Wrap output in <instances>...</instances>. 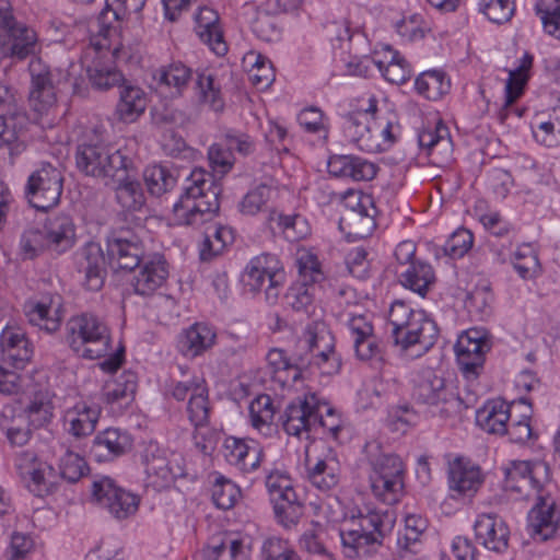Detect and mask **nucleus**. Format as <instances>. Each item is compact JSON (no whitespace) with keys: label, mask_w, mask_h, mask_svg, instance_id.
Instances as JSON below:
<instances>
[{"label":"nucleus","mask_w":560,"mask_h":560,"mask_svg":"<svg viewBox=\"0 0 560 560\" xmlns=\"http://www.w3.org/2000/svg\"><path fill=\"white\" fill-rule=\"evenodd\" d=\"M65 338L69 348L83 359L105 358L100 364L105 372H116L125 361L122 347L108 354L110 349L109 327L93 313L83 312L71 316L66 323Z\"/></svg>","instance_id":"1"},{"label":"nucleus","mask_w":560,"mask_h":560,"mask_svg":"<svg viewBox=\"0 0 560 560\" xmlns=\"http://www.w3.org/2000/svg\"><path fill=\"white\" fill-rule=\"evenodd\" d=\"M394 511L364 505L352 514L348 525L340 532L342 551L349 559L370 558L384 545V539L394 528Z\"/></svg>","instance_id":"2"},{"label":"nucleus","mask_w":560,"mask_h":560,"mask_svg":"<svg viewBox=\"0 0 560 560\" xmlns=\"http://www.w3.org/2000/svg\"><path fill=\"white\" fill-rule=\"evenodd\" d=\"M75 164L86 176L107 180H121L133 167V155L128 148L106 142L98 129L86 131L77 147Z\"/></svg>","instance_id":"3"},{"label":"nucleus","mask_w":560,"mask_h":560,"mask_svg":"<svg viewBox=\"0 0 560 560\" xmlns=\"http://www.w3.org/2000/svg\"><path fill=\"white\" fill-rule=\"evenodd\" d=\"M221 187L213 175L194 168L186 178L184 190L173 206L177 224L199 226L210 222L220 209Z\"/></svg>","instance_id":"4"},{"label":"nucleus","mask_w":560,"mask_h":560,"mask_svg":"<svg viewBox=\"0 0 560 560\" xmlns=\"http://www.w3.org/2000/svg\"><path fill=\"white\" fill-rule=\"evenodd\" d=\"M392 337L402 351L412 350V355L427 353L436 342V323L422 310H415L404 301H394L388 313Z\"/></svg>","instance_id":"5"},{"label":"nucleus","mask_w":560,"mask_h":560,"mask_svg":"<svg viewBox=\"0 0 560 560\" xmlns=\"http://www.w3.org/2000/svg\"><path fill=\"white\" fill-rule=\"evenodd\" d=\"M411 396L430 416L441 419L457 417L467 408L452 383L431 368L415 374Z\"/></svg>","instance_id":"6"},{"label":"nucleus","mask_w":560,"mask_h":560,"mask_svg":"<svg viewBox=\"0 0 560 560\" xmlns=\"http://www.w3.org/2000/svg\"><path fill=\"white\" fill-rule=\"evenodd\" d=\"M364 455L373 494L386 504H395L404 492L405 464L393 453L383 452L377 442H368Z\"/></svg>","instance_id":"7"},{"label":"nucleus","mask_w":560,"mask_h":560,"mask_svg":"<svg viewBox=\"0 0 560 560\" xmlns=\"http://www.w3.org/2000/svg\"><path fill=\"white\" fill-rule=\"evenodd\" d=\"M42 50L37 32L15 19L9 0H0V61L9 58L18 63L39 57Z\"/></svg>","instance_id":"8"},{"label":"nucleus","mask_w":560,"mask_h":560,"mask_svg":"<svg viewBox=\"0 0 560 560\" xmlns=\"http://www.w3.org/2000/svg\"><path fill=\"white\" fill-rule=\"evenodd\" d=\"M284 278L282 262L277 255L269 253L253 257L241 276L244 290L250 293L264 291L268 304L278 301Z\"/></svg>","instance_id":"9"},{"label":"nucleus","mask_w":560,"mask_h":560,"mask_svg":"<svg viewBox=\"0 0 560 560\" xmlns=\"http://www.w3.org/2000/svg\"><path fill=\"white\" fill-rule=\"evenodd\" d=\"M120 50L118 46L110 47L109 38L92 40L84 50L81 67L94 89L106 91L124 82V75L114 62Z\"/></svg>","instance_id":"10"},{"label":"nucleus","mask_w":560,"mask_h":560,"mask_svg":"<svg viewBox=\"0 0 560 560\" xmlns=\"http://www.w3.org/2000/svg\"><path fill=\"white\" fill-rule=\"evenodd\" d=\"M147 486L155 490L168 488L178 478H185L186 460L180 453L170 452L155 442L145 445L141 454Z\"/></svg>","instance_id":"11"},{"label":"nucleus","mask_w":560,"mask_h":560,"mask_svg":"<svg viewBox=\"0 0 560 560\" xmlns=\"http://www.w3.org/2000/svg\"><path fill=\"white\" fill-rule=\"evenodd\" d=\"M302 355L310 361L308 368H317L322 374H336L341 368V360L335 350L334 337L323 324L307 325L299 339Z\"/></svg>","instance_id":"12"},{"label":"nucleus","mask_w":560,"mask_h":560,"mask_svg":"<svg viewBox=\"0 0 560 560\" xmlns=\"http://www.w3.org/2000/svg\"><path fill=\"white\" fill-rule=\"evenodd\" d=\"M504 488L523 499L537 495L541 490L552 488L550 468L542 460H514L504 469Z\"/></svg>","instance_id":"13"},{"label":"nucleus","mask_w":560,"mask_h":560,"mask_svg":"<svg viewBox=\"0 0 560 560\" xmlns=\"http://www.w3.org/2000/svg\"><path fill=\"white\" fill-rule=\"evenodd\" d=\"M30 74L28 102L38 115L48 114L57 103V88L61 81V71L51 68L40 57L28 62Z\"/></svg>","instance_id":"14"},{"label":"nucleus","mask_w":560,"mask_h":560,"mask_svg":"<svg viewBox=\"0 0 560 560\" xmlns=\"http://www.w3.org/2000/svg\"><path fill=\"white\" fill-rule=\"evenodd\" d=\"M382 54L383 58L378 57L380 52L373 57L352 58L347 63L348 73L366 78L371 74L372 69L376 68L382 77L393 84L399 85L410 79V66L399 51L387 45L383 48Z\"/></svg>","instance_id":"15"},{"label":"nucleus","mask_w":560,"mask_h":560,"mask_svg":"<svg viewBox=\"0 0 560 560\" xmlns=\"http://www.w3.org/2000/svg\"><path fill=\"white\" fill-rule=\"evenodd\" d=\"M62 188L61 172L52 164L44 162L28 176L25 194L32 207L47 211L58 205Z\"/></svg>","instance_id":"16"},{"label":"nucleus","mask_w":560,"mask_h":560,"mask_svg":"<svg viewBox=\"0 0 560 560\" xmlns=\"http://www.w3.org/2000/svg\"><path fill=\"white\" fill-rule=\"evenodd\" d=\"M299 280L287 290L283 302L287 307L295 312L308 313L313 306L315 283L319 282L324 275L320 265L314 255L306 254L299 258Z\"/></svg>","instance_id":"17"},{"label":"nucleus","mask_w":560,"mask_h":560,"mask_svg":"<svg viewBox=\"0 0 560 560\" xmlns=\"http://www.w3.org/2000/svg\"><path fill=\"white\" fill-rule=\"evenodd\" d=\"M366 102V107L362 106L343 116L342 130L345 137L358 149L368 153H376L380 148L374 138L377 100L372 95Z\"/></svg>","instance_id":"18"},{"label":"nucleus","mask_w":560,"mask_h":560,"mask_svg":"<svg viewBox=\"0 0 560 560\" xmlns=\"http://www.w3.org/2000/svg\"><path fill=\"white\" fill-rule=\"evenodd\" d=\"M536 503L528 512V529L534 539L546 541L560 535V503L552 488L534 497Z\"/></svg>","instance_id":"19"},{"label":"nucleus","mask_w":560,"mask_h":560,"mask_svg":"<svg viewBox=\"0 0 560 560\" xmlns=\"http://www.w3.org/2000/svg\"><path fill=\"white\" fill-rule=\"evenodd\" d=\"M491 342L485 332L469 329L463 332L455 345L456 359L463 376L467 381L478 378L483 370L486 354Z\"/></svg>","instance_id":"20"},{"label":"nucleus","mask_w":560,"mask_h":560,"mask_svg":"<svg viewBox=\"0 0 560 560\" xmlns=\"http://www.w3.org/2000/svg\"><path fill=\"white\" fill-rule=\"evenodd\" d=\"M92 495L117 520H126L133 515L140 503V498L137 494L118 487L107 476H100L93 480Z\"/></svg>","instance_id":"21"},{"label":"nucleus","mask_w":560,"mask_h":560,"mask_svg":"<svg viewBox=\"0 0 560 560\" xmlns=\"http://www.w3.org/2000/svg\"><path fill=\"white\" fill-rule=\"evenodd\" d=\"M27 322L39 330L52 335L59 330L63 318V302L58 293L44 292L27 299L23 304Z\"/></svg>","instance_id":"22"},{"label":"nucleus","mask_w":560,"mask_h":560,"mask_svg":"<svg viewBox=\"0 0 560 560\" xmlns=\"http://www.w3.org/2000/svg\"><path fill=\"white\" fill-rule=\"evenodd\" d=\"M266 361L267 374L281 389L292 387L302 378L303 371L310 365L308 359L302 355L299 343L292 353H288L281 348L270 349Z\"/></svg>","instance_id":"23"},{"label":"nucleus","mask_w":560,"mask_h":560,"mask_svg":"<svg viewBox=\"0 0 560 560\" xmlns=\"http://www.w3.org/2000/svg\"><path fill=\"white\" fill-rule=\"evenodd\" d=\"M326 406L316 393H305L296 397L284 409L281 416L283 430L293 436H301L316 427V412Z\"/></svg>","instance_id":"24"},{"label":"nucleus","mask_w":560,"mask_h":560,"mask_svg":"<svg viewBox=\"0 0 560 560\" xmlns=\"http://www.w3.org/2000/svg\"><path fill=\"white\" fill-rule=\"evenodd\" d=\"M73 262L78 273L82 275V283L90 291L103 288L106 269L101 245L88 242L73 255Z\"/></svg>","instance_id":"25"},{"label":"nucleus","mask_w":560,"mask_h":560,"mask_svg":"<svg viewBox=\"0 0 560 560\" xmlns=\"http://www.w3.org/2000/svg\"><path fill=\"white\" fill-rule=\"evenodd\" d=\"M223 456L229 465L241 474L248 475L259 469L265 453L254 440L228 436L223 443Z\"/></svg>","instance_id":"26"},{"label":"nucleus","mask_w":560,"mask_h":560,"mask_svg":"<svg viewBox=\"0 0 560 560\" xmlns=\"http://www.w3.org/2000/svg\"><path fill=\"white\" fill-rule=\"evenodd\" d=\"M132 444L133 439L127 430L110 427L94 436L90 455L97 463H109L127 454Z\"/></svg>","instance_id":"27"},{"label":"nucleus","mask_w":560,"mask_h":560,"mask_svg":"<svg viewBox=\"0 0 560 560\" xmlns=\"http://www.w3.org/2000/svg\"><path fill=\"white\" fill-rule=\"evenodd\" d=\"M0 351L3 361L19 370L33 358L34 345L21 326L7 324L0 334Z\"/></svg>","instance_id":"28"},{"label":"nucleus","mask_w":560,"mask_h":560,"mask_svg":"<svg viewBox=\"0 0 560 560\" xmlns=\"http://www.w3.org/2000/svg\"><path fill=\"white\" fill-rule=\"evenodd\" d=\"M27 124V116L23 108H13L12 112L0 114V150L8 154L10 164L25 150L22 139Z\"/></svg>","instance_id":"29"},{"label":"nucleus","mask_w":560,"mask_h":560,"mask_svg":"<svg viewBox=\"0 0 560 560\" xmlns=\"http://www.w3.org/2000/svg\"><path fill=\"white\" fill-rule=\"evenodd\" d=\"M328 173L336 178L369 182L375 178L378 166L355 154H331L327 161Z\"/></svg>","instance_id":"30"},{"label":"nucleus","mask_w":560,"mask_h":560,"mask_svg":"<svg viewBox=\"0 0 560 560\" xmlns=\"http://www.w3.org/2000/svg\"><path fill=\"white\" fill-rule=\"evenodd\" d=\"M476 540L486 549L503 553L509 548L510 529L504 520L494 513L480 514L474 523Z\"/></svg>","instance_id":"31"},{"label":"nucleus","mask_w":560,"mask_h":560,"mask_svg":"<svg viewBox=\"0 0 560 560\" xmlns=\"http://www.w3.org/2000/svg\"><path fill=\"white\" fill-rule=\"evenodd\" d=\"M48 253L60 256L77 242V228L72 218L65 213L49 215L43 224Z\"/></svg>","instance_id":"32"},{"label":"nucleus","mask_w":560,"mask_h":560,"mask_svg":"<svg viewBox=\"0 0 560 560\" xmlns=\"http://www.w3.org/2000/svg\"><path fill=\"white\" fill-rule=\"evenodd\" d=\"M107 253L118 268L135 270L143 260V247L139 238L129 232H115L107 238Z\"/></svg>","instance_id":"33"},{"label":"nucleus","mask_w":560,"mask_h":560,"mask_svg":"<svg viewBox=\"0 0 560 560\" xmlns=\"http://www.w3.org/2000/svg\"><path fill=\"white\" fill-rule=\"evenodd\" d=\"M100 416L101 408L96 404L80 400L65 410V431L75 439L91 435L96 429Z\"/></svg>","instance_id":"34"},{"label":"nucleus","mask_w":560,"mask_h":560,"mask_svg":"<svg viewBox=\"0 0 560 560\" xmlns=\"http://www.w3.org/2000/svg\"><path fill=\"white\" fill-rule=\"evenodd\" d=\"M167 277L168 265L165 258L162 255H154L141 261L131 285L136 294L149 296L166 282Z\"/></svg>","instance_id":"35"},{"label":"nucleus","mask_w":560,"mask_h":560,"mask_svg":"<svg viewBox=\"0 0 560 560\" xmlns=\"http://www.w3.org/2000/svg\"><path fill=\"white\" fill-rule=\"evenodd\" d=\"M482 481L481 470L476 465L456 459L450 466L448 486L455 499L474 497Z\"/></svg>","instance_id":"36"},{"label":"nucleus","mask_w":560,"mask_h":560,"mask_svg":"<svg viewBox=\"0 0 560 560\" xmlns=\"http://www.w3.org/2000/svg\"><path fill=\"white\" fill-rule=\"evenodd\" d=\"M192 69L186 63L174 60L155 70L153 79L161 92L171 97H179L187 90L192 80Z\"/></svg>","instance_id":"37"},{"label":"nucleus","mask_w":560,"mask_h":560,"mask_svg":"<svg viewBox=\"0 0 560 560\" xmlns=\"http://www.w3.org/2000/svg\"><path fill=\"white\" fill-rule=\"evenodd\" d=\"M511 408L512 405L503 399L487 400L476 411V424L488 434L503 436L512 417Z\"/></svg>","instance_id":"38"},{"label":"nucleus","mask_w":560,"mask_h":560,"mask_svg":"<svg viewBox=\"0 0 560 560\" xmlns=\"http://www.w3.org/2000/svg\"><path fill=\"white\" fill-rule=\"evenodd\" d=\"M147 0H114L107 3L97 19L98 35L104 39L117 33L116 24L131 14H139Z\"/></svg>","instance_id":"39"},{"label":"nucleus","mask_w":560,"mask_h":560,"mask_svg":"<svg viewBox=\"0 0 560 560\" xmlns=\"http://www.w3.org/2000/svg\"><path fill=\"white\" fill-rule=\"evenodd\" d=\"M217 339L214 328L207 323H195L178 336V349L186 355L196 358L211 349Z\"/></svg>","instance_id":"40"},{"label":"nucleus","mask_w":560,"mask_h":560,"mask_svg":"<svg viewBox=\"0 0 560 560\" xmlns=\"http://www.w3.org/2000/svg\"><path fill=\"white\" fill-rule=\"evenodd\" d=\"M341 477L340 463L332 452H328L324 457H318L314 464H307V479L320 491H330L335 489Z\"/></svg>","instance_id":"41"},{"label":"nucleus","mask_w":560,"mask_h":560,"mask_svg":"<svg viewBox=\"0 0 560 560\" xmlns=\"http://www.w3.org/2000/svg\"><path fill=\"white\" fill-rule=\"evenodd\" d=\"M136 165L127 170L121 180H107L105 185L115 189L117 202L127 211H140L145 205L141 184L135 178Z\"/></svg>","instance_id":"42"},{"label":"nucleus","mask_w":560,"mask_h":560,"mask_svg":"<svg viewBox=\"0 0 560 560\" xmlns=\"http://www.w3.org/2000/svg\"><path fill=\"white\" fill-rule=\"evenodd\" d=\"M138 386L137 374L130 370L107 381L103 386L102 396L106 404L118 407L128 406L135 398Z\"/></svg>","instance_id":"43"},{"label":"nucleus","mask_w":560,"mask_h":560,"mask_svg":"<svg viewBox=\"0 0 560 560\" xmlns=\"http://www.w3.org/2000/svg\"><path fill=\"white\" fill-rule=\"evenodd\" d=\"M399 282L407 289L425 296L431 285L435 282V273L431 265L424 261H416L404 269H396Z\"/></svg>","instance_id":"44"},{"label":"nucleus","mask_w":560,"mask_h":560,"mask_svg":"<svg viewBox=\"0 0 560 560\" xmlns=\"http://www.w3.org/2000/svg\"><path fill=\"white\" fill-rule=\"evenodd\" d=\"M119 86V101L117 103L116 112L119 118L125 122L135 121L141 114L144 113L147 107V95L144 91L132 84H127L125 81Z\"/></svg>","instance_id":"45"},{"label":"nucleus","mask_w":560,"mask_h":560,"mask_svg":"<svg viewBox=\"0 0 560 560\" xmlns=\"http://www.w3.org/2000/svg\"><path fill=\"white\" fill-rule=\"evenodd\" d=\"M234 242L232 228L222 224H212L205 231V238L199 247V257L202 261H210L221 255L226 246Z\"/></svg>","instance_id":"46"},{"label":"nucleus","mask_w":560,"mask_h":560,"mask_svg":"<svg viewBox=\"0 0 560 560\" xmlns=\"http://www.w3.org/2000/svg\"><path fill=\"white\" fill-rule=\"evenodd\" d=\"M532 132L540 145L560 147V106L553 107L546 117H537L532 124Z\"/></svg>","instance_id":"47"},{"label":"nucleus","mask_w":560,"mask_h":560,"mask_svg":"<svg viewBox=\"0 0 560 560\" xmlns=\"http://www.w3.org/2000/svg\"><path fill=\"white\" fill-rule=\"evenodd\" d=\"M143 180L148 191L152 196L160 197L176 186L177 174L166 165L155 164L145 167Z\"/></svg>","instance_id":"48"},{"label":"nucleus","mask_w":560,"mask_h":560,"mask_svg":"<svg viewBox=\"0 0 560 560\" xmlns=\"http://www.w3.org/2000/svg\"><path fill=\"white\" fill-rule=\"evenodd\" d=\"M475 242L474 234L466 228H458L445 241L442 246L434 249V256L440 259L447 257L452 260L463 258L472 248Z\"/></svg>","instance_id":"49"},{"label":"nucleus","mask_w":560,"mask_h":560,"mask_svg":"<svg viewBox=\"0 0 560 560\" xmlns=\"http://www.w3.org/2000/svg\"><path fill=\"white\" fill-rule=\"evenodd\" d=\"M450 80L440 70H428L420 73L415 81V89L419 95L429 100L438 101L448 92Z\"/></svg>","instance_id":"50"},{"label":"nucleus","mask_w":560,"mask_h":560,"mask_svg":"<svg viewBox=\"0 0 560 560\" xmlns=\"http://www.w3.org/2000/svg\"><path fill=\"white\" fill-rule=\"evenodd\" d=\"M248 411L252 425L264 435L271 434L276 413L272 398L266 394L258 395L249 404Z\"/></svg>","instance_id":"51"},{"label":"nucleus","mask_w":560,"mask_h":560,"mask_svg":"<svg viewBox=\"0 0 560 560\" xmlns=\"http://www.w3.org/2000/svg\"><path fill=\"white\" fill-rule=\"evenodd\" d=\"M533 56L525 52L520 59V65L511 70L505 84L504 106L512 105L524 93L525 85L529 78V69L533 65Z\"/></svg>","instance_id":"52"},{"label":"nucleus","mask_w":560,"mask_h":560,"mask_svg":"<svg viewBox=\"0 0 560 560\" xmlns=\"http://www.w3.org/2000/svg\"><path fill=\"white\" fill-rule=\"evenodd\" d=\"M211 73H197L195 83V94L202 105L209 106L212 110L219 112L224 107L221 89L214 82Z\"/></svg>","instance_id":"53"},{"label":"nucleus","mask_w":560,"mask_h":560,"mask_svg":"<svg viewBox=\"0 0 560 560\" xmlns=\"http://www.w3.org/2000/svg\"><path fill=\"white\" fill-rule=\"evenodd\" d=\"M427 527L428 521L424 517L419 514H408L405 517L404 530L398 533L397 546L401 550L416 553L417 546L420 542Z\"/></svg>","instance_id":"54"},{"label":"nucleus","mask_w":560,"mask_h":560,"mask_svg":"<svg viewBox=\"0 0 560 560\" xmlns=\"http://www.w3.org/2000/svg\"><path fill=\"white\" fill-rule=\"evenodd\" d=\"M212 408L209 400L208 385L198 387L196 394L187 400L186 415L192 427L209 424Z\"/></svg>","instance_id":"55"},{"label":"nucleus","mask_w":560,"mask_h":560,"mask_svg":"<svg viewBox=\"0 0 560 560\" xmlns=\"http://www.w3.org/2000/svg\"><path fill=\"white\" fill-rule=\"evenodd\" d=\"M48 252L43 228L32 226L23 231L19 242V255L23 260H31Z\"/></svg>","instance_id":"56"},{"label":"nucleus","mask_w":560,"mask_h":560,"mask_svg":"<svg viewBox=\"0 0 560 560\" xmlns=\"http://www.w3.org/2000/svg\"><path fill=\"white\" fill-rule=\"evenodd\" d=\"M375 226V219L371 215L358 217L354 210H345L339 220L340 230L353 238H364L371 235Z\"/></svg>","instance_id":"57"},{"label":"nucleus","mask_w":560,"mask_h":560,"mask_svg":"<svg viewBox=\"0 0 560 560\" xmlns=\"http://www.w3.org/2000/svg\"><path fill=\"white\" fill-rule=\"evenodd\" d=\"M194 32L199 40L219 57L226 55L229 47L224 39L221 21L212 24L194 25Z\"/></svg>","instance_id":"58"},{"label":"nucleus","mask_w":560,"mask_h":560,"mask_svg":"<svg viewBox=\"0 0 560 560\" xmlns=\"http://www.w3.org/2000/svg\"><path fill=\"white\" fill-rule=\"evenodd\" d=\"M535 11L545 33L560 39V0H538Z\"/></svg>","instance_id":"59"},{"label":"nucleus","mask_w":560,"mask_h":560,"mask_svg":"<svg viewBox=\"0 0 560 560\" xmlns=\"http://www.w3.org/2000/svg\"><path fill=\"white\" fill-rule=\"evenodd\" d=\"M241 497L240 488L230 479L218 475L212 485V501L217 508L229 510Z\"/></svg>","instance_id":"60"},{"label":"nucleus","mask_w":560,"mask_h":560,"mask_svg":"<svg viewBox=\"0 0 560 560\" xmlns=\"http://www.w3.org/2000/svg\"><path fill=\"white\" fill-rule=\"evenodd\" d=\"M54 406L50 400L35 397L24 413L18 416L21 423L28 422L34 428H40L50 422Z\"/></svg>","instance_id":"61"},{"label":"nucleus","mask_w":560,"mask_h":560,"mask_svg":"<svg viewBox=\"0 0 560 560\" xmlns=\"http://www.w3.org/2000/svg\"><path fill=\"white\" fill-rule=\"evenodd\" d=\"M88 464L78 453L66 450L59 458L60 477L68 482L79 481L86 472Z\"/></svg>","instance_id":"62"},{"label":"nucleus","mask_w":560,"mask_h":560,"mask_svg":"<svg viewBox=\"0 0 560 560\" xmlns=\"http://www.w3.org/2000/svg\"><path fill=\"white\" fill-rule=\"evenodd\" d=\"M271 197V188L260 184L250 189L240 201L238 210L245 215H255L262 211Z\"/></svg>","instance_id":"63"},{"label":"nucleus","mask_w":560,"mask_h":560,"mask_svg":"<svg viewBox=\"0 0 560 560\" xmlns=\"http://www.w3.org/2000/svg\"><path fill=\"white\" fill-rule=\"evenodd\" d=\"M266 487L271 498V502L284 498H293L295 491L292 486V480L287 472L275 469L270 470L266 476Z\"/></svg>","instance_id":"64"}]
</instances>
